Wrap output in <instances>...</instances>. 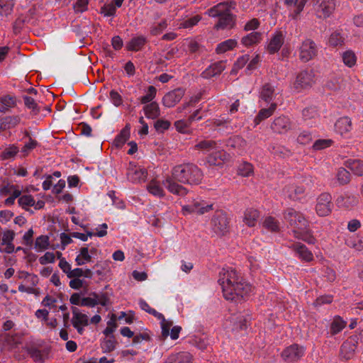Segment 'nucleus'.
Listing matches in <instances>:
<instances>
[{
    "instance_id": "nucleus-57",
    "label": "nucleus",
    "mask_w": 363,
    "mask_h": 363,
    "mask_svg": "<svg viewBox=\"0 0 363 363\" xmlns=\"http://www.w3.org/2000/svg\"><path fill=\"white\" fill-rule=\"evenodd\" d=\"M272 114L270 113L269 110L268 108H262L258 114L255 118L254 122L255 125H258L261 121L263 120L268 118L270 117Z\"/></svg>"
},
{
    "instance_id": "nucleus-26",
    "label": "nucleus",
    "mask_w": 363,
    "mask_h": 363,
    "mask_svg": "<svg viewBox=\"0 0 363 363\" xmlns=\"http://www.w3.org/2000/svg\"><path fill=\"white\" fill-rule=\"evenodd\" d=\"M347 167L355 175L363 176V161L361 160H349L347 161Z\"/></svg>"
},
{
    "instance_id": "nucleus-40",
    "label": "nucleus",
    "mask_w": 363,
    "mask_h": 363,
    "mask_svg": "<svg viewBox=\"0 0 363 363\" xmlns=\"http://www.w3.org/2000/svg\"><path fill=\"white\" fill-rule=\"evenodd\" d=\"M18 204L26 211H30L33 213V211H30L29 208H26L27 206H33L35 205V200L31 195H23L21 196L18 200Z\"/></svg>"
},
{
    "instance_id": "nucleus-29",
    "label": "nucleus",
    "mask_w": 363,
    "mask_h": 363,
    "mask_svg": "<svg viewBox=\"0 0 363 363\" xmlns=\"http://www.w3.org/2000/svg\"><path fill=\"white\" fill-rule=\"evenodd\" d=\"M233 22V16L230 13H223L219 18L215 28L224 29L227 26H230Z\"/></svg>"
},
{
    "instance_id": "nucleus-12",
    "label": "nucleus",
    "mask_w": 363,
    "mask_h": 363,
    "mask_svg": "<svg viewBox=\"0 0 363 363\" xmlns=\"http://www.w3.org/2000/svg\"><path fill=\"white\" fill-rule=\"evenodd\" d=\"M290 119L284 116L276 118L271 124V128L273 132L279 134L286 133L291 129Z\"/></svg>"
},
{
    "instance_id": "nucleus-15",
    "label": "nucleus",
    "mask_w": 363,
    "mask_h": 363,
    "mask_svg": "<svg viewBox=\"0 0 363 363\" xmlns=\"http://www.w3.org/2000/svg\"><path fill=\"white\" fill-rule=\"evenodd\" d=\"M213 209V204L201 206V204L199 202H195L193 204L186 205L182 207L184 214L186 213H197L201 215Z\"/></svg>"
},
{
    "instance_id": "nucleus-45",
    "label": "nucleus",
    "mask_w": 363,
    "mask_h": 363,
    "mask_svg": "<svg viewBox=\"0 0 363 363\" xmlns=\"http://www.w3.org/2000/svg\"><path fill=\"white\" fill-rule=\"evenodd\" d=\"M337 179L340 184H347L350 181V173L346 169L341 167L338 169Z\"/></svg>"
},
{
    "instance_id": "nucleus-54",
    "label": "nucleus",
    "mask_w": 363,
    "mask_h": 363,
    "mask_svg": "<svg viewBox=\"0 0 363 363\" xmlns=\"http://www.w3.org/2000/svg\"><path fill=\"white\" fill-rule=\"evenodd\" d=\"M27 21V17H23L22 16H19L13 24V33L16 35L18 34L21 31L25 23Z\"/></svg>"
},
{
    "instance_id": "nucleus-7",
    "label": "nucleus",
    "mask_w": 363,
    "mask_h": 363,
    "mask_svg": "<svg viewBox=\"0 0 363 363\" xmlns=\"http://www.w3.org/2000/svg\"><path fill=\"white\" fill-rule=\"evenodd\" d=\"M318 55L316 44L311 39H306L303 41L300 47L299 58L301 61L306 62L314 58Z\"/></svg>"
},
{
    "instance_id": "nucleus-55",
    "label": "nucleus",
    "mask_w": 363,
    "mask_h": 363,
    "mask_svg": "<svg viewBox=\"0 0 363 363\" xmlns=\"http://www.w3.org/2000/svg\"><path fill=\"white\" fill-rule=\"evenodd\" d=\"M170 125L171 123L169 121L159 119L155 123L154 127L157 132L162 133L163 131L169 129Z\"/></svg>"
},
{
    "instance_id": "nucleus-22",
    "label": "nucleus",
    "mask_w": 363,
    "mask_h": 363,
    "mask_svg": "<svg viewBox=\"0 0 363 363\" xmlns=\"http://www.w3.org/2000/svg\"><path fill=\"white\" fill-rule=\"evenodd\" d=\"M170 363H191L192 356L188 352L172 354L168 357Z\"/></svg>"
},
{
    "instance_id": "nucleus-6",
    "label": "nucleus",
    "mask_w": 363,
    "mask_h": 363,
    "mask_svg": "<svg viewBox=\"0 0 363 363\" xmlns=\"http://www.w3.org/2000/svg\"><path fill=\"white\" fill-rule=\"evenodd\" d=\"M333 208L332 203V196L328 193L321 194L317 199L315 211L320 216H327L331 212Z\"/></svg>"
},
{
    "instance_id": "nucleus-34",
    "label": "nucleus",
    "mask_w": 363,
    "mask_h": 363,
    "mask_svg": "<svg viewBox=\"0 0 363 363\" xmlns=\"http://www.w3.org/2000/svg\"><path fill=\"white\" fill-rule=\"evenodd\" d=\"M25 106L31 109L33 115H38L40 112L41 107L37 104L36 99L31 96H23Z\"/></svg>"
},
{
    "instance_id": "nucleus-16",
    "label": "nucleus",
    "mask_w": 363,
    "mask_h": 363,
    "mask_svg": "<svg viewBox=\"0 0 363 363\" xmlns=\"http://www.w3.org/2000/svg\"><path fill=\"white\" fill-rule=\"evenodd\" d=\"M284 38L281 32H277L272 38L269 43L267 45V50L269 54H274L277 52L282 45L284 44Z\"/></svg>"
},
{
    "instance_id": "nucleus-10",
    "label": "nucleus",
    "mask_w": 363,
    "mask_h": 363,
    "mask_svg": "<svg viewBox=\"0 0 363 363\" xmlns=\"http://www.w3.org/2000/svg\"><path fill=\"white\" fill-rule=\"evenodd\" d=\"M313 83V74L311 71L303 70L296 77L294 83V88L296 89H303L312 86Z\"/></svg>"
},
{
    "instance_id": "nucleus-25",
    "label": "nucleus",
    "mask_w": 363,
    "mask_h": 363,
    "mask_svg": "<svg viewBox=\"0 0 363 363\" xmlns=\"http://www.w3.org/2000/svg\"><path fill=\"white\" fill-rule=\"evenodd\" d=\"M262 39V33L260 32H252L244 36L241 39V43L246 47L251 46L258 43Z\"/></svg>"
},
{
    "instance_id": "nucleus-64",
    "label": "nucleus",
    "mask_w": 363,
    "mask_h": 363,
    "mask_svg": "<svg viewBox=\"0 0 363 363\" xmlns=\"http://www.w3.org/2000/svg\"><path fill=\"white\" fill-rule=\"evenodd\" d=\"M1 101L3 104L9 109L11 107L16 106V100L15 96L6 95L1 98Z\"/></svg>"
},
{
    "instance_id": "nucleus-49",
    "label": "nucleus",
    "mask_w": 363,
    "mask_h": 363,
    "mask_svg": "<svg viewBox=\"0 0 363 363\" xmlns=\"http://www.w3.org/2000/svg\"><path fill=\"white\" fill-rule=\"evenodd\" d=\"M26 137L29 138V142L26 143L24 146L22 147V152L24 153V155H28L30 151L35 148L38 145V143L35 140L31 138L30 136V134L28 132H26L25 133Z\"/></svg>"
},
{
    "instance_id": "nucleus-31",
    "label": "nucleus",
    "mask_w": 363,
    "mask_h": 363,
    "mask_svg": "<svg viewBox=\"0 0 363 363\" xmlns=\"http://www.w3.org/2000/svg\"><path fill=\"white\" fill-rule=\"evenodd\" d=\"M72 236L74 238L79 239L82 241H86L88 239V237H92V236H98V237H104L107 235L106 230H99L96 233H93L91 231H86V234L78 233V232H74L71 233Z\"/></svg>"
},
{
    "instance_id": "nucleus-58",
    "label": "nucleus",
    "mask_w": 363,
    "mask_h": 363,
    "mask_svg": "<svg viewBox=\"0 0 363 363\" xmlns=\"http://www.w3.org/2000/svg\"><path fill=\"white\" fill-rule=\"evenodd\" d=\"M88 0H77L73 5V9L76 13H82L88 9Z\"/></svg>"
},
{
    "instance_id": "nucleus-36",
    "label": "nucleus",
    "mask_w": 363,
    "mask_h": 363,
    "mask_svg": "<svg viewBox=\"0 0 363 363\" xmlns=\"http://www.w3.org/2000/svg\"><path fill=\"white\" fill-rule=\"evenodd\" d=\"M274 92V87L269 83L265 84L260 92V97L266 102H270Z\"/></svg>"
},
{
    "instance_id": "nucleus-28",
    "label": "nucleus",
    "mask_w": 363,
    "mask_h": 363,
    "mask_svg": "<svg viewBox=\"0 0 363 363\" xmlns=\"http://www.w3.org/2000/svg\"><path fill=\"white\" fill-rule=\"evenodd\" d=\"M346 321L343 320L342 318L337 315L334 318L333 322L330 324V332L332 335H335L340 333L346 326Z\"/></svg>"
},
{
    "instance_id": "nucleus-60",
    "label": "nucleus",
    "mask_w": 363,
    "mask_h": 363,
    "mask_svg": "<svg viewBox=\"0 0 363 363\" xmlns=\"http://www.w3.org/2000/svg\"><path fill=\"white\" fill-rule=\"evenodd\" d=\"M333 300V296H330V295L320 296L315 299V301L313 303V305L315 307H318L323 304L330 303H332Z\"/></svg>"
},
{
    "instance_id": "nucleus-50",
    "label": "nucleus",
    "mask_w": 363,
    "mask_h": 363,
    "mask_svg": "<svg viewBox=\"0 0 363 363\" xmlns=\"http://www.w3.org/2000/svg\"><path fill=\"white\" fill-rule=\"evenodd\" d=\"M49 237L48 235H40L38 237L35 242V246L40 250H45L49 247Z\"/></svg>"
},
{
    "instance_id": "nucleus-8",
    "label": "nucleus",
    "mask_w": 363,
    "mask_h": 363,
    "mask_svg": "<svg viewBox=\"0 0 363 363\" xmlns=\"http://www.w3.org/2000/svg\"><path fill=\"white\" fill-rule=\"evenodd\" d=\"M211 223L213 231L218 235H223L228 230V218L223 212L216 213L212 218Z\"/></svg>"
},
{
    "instance_id": "nucleus-3",
    "label": "nucleus",
    "mask_w": 363,
    "mask_h": 363,
    "mask_svg": "<svg viewBox=\"0 0 363 363\" xmlns=\"http://www.w3.org/2000/svg\"><path fill=\"white\" fill-rule=\"evenodd\" d=\"M284 220L289 224L293 230H306L308 222L303 215L292 208H286L283 213Z\"/></svg>"
},
{
    "instance_id": "nucleus-44",
    "label": "nucleus",
    "mask_w": 363,
    "mask_h": 363,
    "mask_svg": "<svg viewBox=\"0 0 363 363\" xmlns=\"http://www.w3.org/2000/svg\"><path fill=\"white\" fill-rule=\"evenodd\" d=\"M263 225L265 228L272 232H278L279 230V222L272 216L265 218Z\"/></svg>"
},
{
    "instance_id": "nucleus-23",
    "label": "nucleus",
    "mask_w": 363,
    "mask_h": 363,
    "mask_svg": "<svg viewBox=\"0 0 363 363\" xmlns=\"http://www.w3.org/2000/svg\"><path fill=\"white\" fill-rule=\"evenodd\" d=\"M145 115L147 118L156 119L160 116V110L158 104L156 101H152L143 108Z\"/></svg>"
},
{
    "instance_id": "nucleus-27",
    "label": "nucleus",
    "mask_w": 363,
    "mask_h": 363,
    "mask_svg": "<svg viewBox=\"0 0 363 363\" xmlns=\"http://www.w3.org/2000/svg\"><path fill=\"white\" fill-rule=\"evenodd\" d=\"M259 216V213L255 209H247L245 212L244 222L249 227H253L255 225L257 218Z\"/></svg>"
},
{
    "instance_id": "nucleus-37",
    "label": "nucleus",
    "mask_w": 363,
    "mask_h": 363,
    "mask_svg": "<svg viewBox=\"0 0 363 363\" xmlns=\"http://www.w3.org/2000/svg\"><path fill=\"white\" fill-rule=\"evenodd\" d=\"M28 353L33 359L35 362H39L43 363L45 359V352H42L36 347H30L28 349Z\"/></svg>"
},
{
    "instance_id": "nucleus-56",
    "label": "nucleus",
    "mask_w": 363,
    "mask_h": 363,
    "mask_svg": "<svg viewBox=\"0 0 363 363\" xmlns=\"http://www.w3.org/2000/svg\"><path fill=\"white\" fill-rule=\"evenodd\" d=\"M311 140H312V135L309 131H306V130L301 132L297 138V142L301 145H307Z\"/></svg>"
},
{
    "instance_id": "nucleus-4",
    "label": "nucleus",
    "mask_w": 363,
    "mask_h": 363,
    "mask_svg": "<svg viewBox=\"0 0 363 363\" xmlns=\"http://www.w3.org/2000/svg\"><path fill=\"white\" fill-rule=\"evenodd\" d=\"M313 9L318 18H326L329 17L335 9L334 0H313Z\"/></svg>"
},
{
    "instance_id": "nucleus-41",
    "label": "nucleus",
    "mask_w": 363,
    "mask_h": 363,
    "mask_svg": "<svg viewBox=\"0 0 363 363\" xmlns=\"http://www.w3.org/2000/svg\"><path fill=\"white\" fill-rule=\"evenodd\" d=\"M18 152V147L15 145H11L9 147H6L1 153V158L3 160H9L13 158Z\"/></svg>"
},
{
    "instance_id": "nucleus-14",
    "label": "nucleus",
    "mask_w": 363,
    "mask_h": 363,
    "mask_svg": "<svg viewBox=\"0 0 363 363\" xmlns=\"http://www.w3.org/2000/svg\"><path fill=\"white\" fill-rule=\"evenodd\" d=\"M224 63V61H219L211 65L201 73V77L206 79H210L220 74L225 69Z\"/></svg>"
},
{
    "instance_id": "nucleus-30",
    "label": "nucleus",
    "mask_w": 363,
    "mask_h": 363,
    "mask_svg": "<svg viewBox=\"0 0 363 363\" xmlns=\"http://www.w3.org/2000/svg\"><path fill=\"white\" fill-rule=\"evenodd\" d=\"M237 44V40L235 39L226 40L217 45L216 52L217 54L224 53L228 50H233L235 47H236Z\"/></svg>"
},
{
    "instance_id": "nucleus-51",
    "label": "nucleus",
    "mask_w": 363,
    "mask_h": 363,
    "mask_svg": "<svg viewBox=\"0 0 363 363\" xmlns=\"http://www.w3.org/2000/svg\"><path fill=\"white\" fill-rule=\"evenodd\" d=\"M116 13V9L113 3L104 4L103 6H101L100 10V13L103 14L104 16H114Z\"/></svg>"
},
{
    "instance_id": "nucleus-19",
    "label": "nucleus",
    "mask_w": 363,
    "mask_h": 363,
    "mask_svg": "<svg viewBox=\"0 0 363 363\" xmlns=\"http://www.w3.org/2000/svg\"><path fill=\"white\" fill-rule=\"evenodd\" d=\"M147 42V38L143 35L133 37L126 43V49L128 51H139L144 47Z\"/></svg>"
},
{
    "instance_id": "nucleus-11",
    "label": "nucleus",
    "mask_w": 363,
    "mask_h": 363,
    "mask_svg": "<svg viewBox=\"0 0 363 363\" xmlns=\"http://www.w3.org/2000/svg\"><path fill=\"white\" fill-rule=\"evenodd\" d=\"M184 95V89L177 88L167 93L162 99V104L166 107H173L177 104Z\"/></svg>"
},
{
    "instance_id": "nucleus-61",
    "label": "nucleus",
    "mask_w": 363,
    "mask_h": 363,
    "mask_svg": "<svg viewBox=\"0 0 363 363\" xmlns=\"http://www.w3.org/2000/svg\"><path fill=\"white\" fill-rule=\"evenodd\" d=\"M243 140L241 137L238 135H235L233 137H230L226 141V145L228 147H230L233 148H235L238 146L241 145Z\"/></svg>"
},
{
    "instance_id": "nucleus-62",
    "label": "nucleus",
    "mask_w": 363,
    "mask_h": 363,
    "mask_svg": "<svg viewBox=\"0 0 363 363\" xmlns=\"http://www.w3.org/2000/svg\"><path fill=\"white\" fill-rule=\"evenodd\" d=\"M343 39L339 33H333L331 34L329 38V43L333 47H336L339 45H342Z\"/></svg>"
},
{
    "instance_id": "nucleus-52",
    "label": "nucleus",
    "mask_w": 363,
    "mask_h": 363,
    "mask_svg": "<svg viewBox=\"0 0 363 363\" xmlns=\"http://www.w3.org/2000/svg\"><path fill=\"white\" fill-rule=\"evenodd\" d=\"M238 172L242 177H249L252 172V165L250 163L244 162L239 166Z\"/></svg>"
},
{
    "instance_id": "nucleus-20",
    "label": "nucleus",
    "mask_w": 363,
    "mask_h": 363,
    "mask_svg": "<svg viewBox=\"0 0 363 363\" xmlns=\"http://www.w3.org/2000/svg\"><path fill=\"white\" fill-rule=\"evenodd\" d=\"M335 128L341 135L348 133L352 130V120L347 116L341 117L336 121Z\"/></svg>"
},
{
    "instance_id": "nucleus-53",
    "label": "nucleus",
    "mask_w": 363,
    "mask_h": 363,
    "mask_svg": "<svg viewBox=\"0 0 363 363\" xmlns=\"http://www.w3.org/2000/svg\"><path fill=\"white\" fill-rule=\"evenodd\" d=\"M306 2H307V0H295L296 9L294 10V13L291 14V18L293 19H294V20L298 19V16L300 15L301 12L303 11Z\"/></svg>"
},
{
    "instance_id": "nucleus-33",
    "label": "nucleus",
    "mask_w": 363,
    "mask_h": 363,
    "mask_svg": "<svg viewBox=\"0 0 363 363\" xmlns=\"http://www.w3.org/2000/svg\"><path fill=\"white\" fill-rule=\"evenodd\" d=\"M294 236L301 239L308 244H313L315 242V238L309 233L308 228L306 230H293Z\"/></svg>"
},
{
    "instance_id": "nucleus-35",
    "label": "nucleus",
    "mask_w": 363,
    "mask_h": 363,
    "mask_svg": "<svg viewBox=\"0 0 363 363\" xmlns=\"http://www.w3.org/2000/svg\"><path fill=\"white\" fill-rule=\"evenodd\" d=\"M342 57L344 64L348 67H352L357 62V56L351 50L344 52Z\"/></svg>"
},
{
    "instance_id": "nucleus-9",
    "label": "nucleus",
    "mask_w": 363,
    "mask_h": 363,
    "mask_svg": "<svg viewBox=\"0 0 363 363\" xmlns=\"http://www.w3.org/2000/svg\"><path fill=\"white\" fill-rule=\"evenodd\" d=\"M303 353L304 350L303 347L294 344L283 350L281 357L285 362H292L299 359L303 355Z\"/></svg>"
},
{
    "instance_id": "nucleus-1",
    "label": "nucleus",
    "mask_w": 363,
    "mask_h": 363,
    "mask_svg": "<svg viewBox=\"0 0 363 363\" xmlns=\"http://www.w3.org/2000/svg\"><path fill=\"white\" fill-rule=\"evenodd\" d=\"M203 178V173L196 164L184 163L172 169V176L167 177L163 184L171 193L182 196L187 194L188 190L178 182L191 186L199 185L201 184Z\"/></svg>"
},
{
    "instance_id": "nucleus-2",
    "label": "nucleus",
    "mask_w": 363,
    "mask_h": 363,
    "mask_svg": "<svg viewBox=\"0 0 363 363\" xmlns=\"http://www.w3.org/2000/svg\"><path fill=\"white\" fill-rule=\"evenodd\" d=\"M218 283L222 286L223 296L227 300L237 301L240 298L247 296L252 291V286L242 281L235 269L226 271L223 277L220 274Z\"/></svg>"
},
{
    "instance_id": "nucleus-43",
    "label": "nucleus",
    "mask_w": 363,
    "mask_h": 363,
    "mask_svg": "<svg viewBox=\"0 0 363 363\" xmlns=\"http://www.w3.org/2000/svg\"><path fill=\"white\" fill-rule=\"evenodd\" d=\"M148 191L153 194L154 196H157L159 197H163L164 196V190L162 188L157 184V182L155 181H151L150 184L147 185Z\"/></svg>"
},
{
    "instance_id": "nucleus-32",
    "label": "nucleus",
    "mask_w": 363,
    "mask_h": 363,
    "mask_svg": "<svg viewBox=\"0 0 363 363\" xmlns=\"http://www.w3.org/2000/svg\"><path fill=\"white\" fill-rule=\"evenodd\" d=\"M104 341L101 343V348L104 352H111L116 349L118 342L116 340L114 335L106 336Z\"/></svg>"
},
{
    "instance_id": "nucleus-59",
    "label": "nucleus",
    "mask_w": 363,
    "mask_h": 363,
    "mask_svg": "<svg viewBox=\"0 0 363 363\" xmlns=\"http://www.w3.org/2000/svg\"><path fill=\"white\" fill-rule=\"evenodd\" d=\"M167 26V22L166 19H163L160 23L157 25L152 26L150 30V33L153 35H157L160 34L163 30H164Z\"/></svg>"
},
{
    "instance_id": "nucleus-63",
    "label": "nucleus",
    "mask_w": 363,
    "mask_h": 363,
    "mask_svg": "<svg viewBox=\"0 0 363 363\" xmlns=\"http://www.w3.org/2000/svg\"><path fill=\"white\" fill-rule=\"evenodd\" d=\"M55 260V255L53 252H47L43 256L39 258V262L42 265L47 263H53Z\"/></svg>"
},
{
    "instance_id": "nucleus-42",
    "label": "nucleus",
    "mask_w": 363,
    "mask_h": 363,
    "mask_svg": "<svg viewBox=\"0 0 363 363\" xmlns=\"http://www.w3.org/2000/svg\"><path fill=\"white\" fill-rule=\"evenodd\" d=\"M13 6V0H0L1 15H9L12 11Z\"/></svg>"
},
{
    "instance_id": "nucleus-39",
    "label": "nucleus",
    "mask_w": 363,
    "mask_h": 363,
    "mask_svg": "<svg viewBox=\"0 0 363 363\" xmlns=\"http://www.w3.org/2000/svg\"><path fill=\"white\" fill-rule=\"evenodd\" d=\"M90 296L92 297H84L82 298L81 306L93 308L98 305L99 294L91 292Z\"/></svg>"
},
{
    "instance_id": "nucleus-13",
    "label": "nucleus",
    "mask_w": 363,
    "mask_h": 363,
    "mask_svg": "<svg viewBox=\"0 0 363 363\" xmlns=\"http://www.w3.org/2000/svg\"><path fill=\"white\" fill-rule=\"evenodd\" d=\"M147 172L145 169L137 168L135 166L129 167L126 173L127 179L133 183L144 182Z\"/></svg>"
},
{
    "instance_id": "nucleus-48",
    "label": "nucleus",
    "mask_w": 363,
    "mask_h": 363,
    "mask_svg": "<svg viewBox=\"0 0 363 363\" xmlns=\"http://www.w3.org/2000/svg\"><path fill=\"white\" fill-rule=\"evenodd\" d=\"M156 94L157 89L154 86H149L147 94L141 97L140 102L143 104L147 105V104L151 102L155 98Z\"/></svg>"
},
{
    "instance_id": "nucleus-21",
    "label": "nucleus",
    "mask_w": 363,
    "mask_h": 363,
    "mask_svg": "<svg viewBox=\"0 0 363 363\" xmlns=\"http://www.w3.org/2000/svg\"><path fill=\"white\" fill-rule=\"evenodd\" d=\"M130 129V124H126V125L121 130L120 133L115 138L113 143L116 148H121L129 139Z\"/></svg>"
},
{
    "instance_id": "nucleus-18",
    "label": "nucleus",
    "mask_w": 363,
    "mask_h": 363,
    "mask_svg": "<svg viewBox=\"0 0 363 363\" xmlns=\"http://www.w3.org/2000/svg\"><path fill=\"white\" fill-rule=\"evenodd\" d=\"M291 247L302 260L311 262L313 259V254L303 244L297 242L294 244Z\"/></svg>"
},
{
    "instance_id": "nucleus-46",
    "label": "nucleus",
    "mask_w": 363,
    "mask_h": 363,
    "mask_svg": "<svg viewBox=\"0 0 363 363\" xmlns=\"http://www.w3.org/2000/svg\"><path fill=\"white\" fill-rule=\"evenodd\" d=\"M216 147V142L214 140H201L195 145V148L208 152Z\"/></svg>"
},
{
    "instance_id": "nucleus-47",
    "label": "nucleus",
    "mask_w": 363,
    "mask_h": 363,
    "mask_svg": "<svg viewBox=\"0 0 363 363\" xmlns=\"http://www.w3.org/2000/svg\"><path fill=\"white\" fill-rule=\"evenodd\" d=\"M333 143V140L331 139H318L314 142L313 149L315 150H321L330 147Z\"/></svg>"
},
{
    "instance_id": "nucleus-38",
    "label": "nucleus",
    "mask_w": 363,
    "mask_h": 363,
    "mask_svg": "<svg viewBox=\"0 0 363 363\" xmlns=\"http://www.w3.org/2000/svg\"><path fill=\"white\" fill-rule=\"evenodd\" d=\"M225 157V152H216L208 157V162L211 165L219 166L221 164L222 161L224 160Z\"/></svg>"
},
{
    "instance_id": "nucleus-5",
    "label": "nucleus",
    "mask_w": 363,
    "mask_h": 363,
    "mask_svg": "<svg viewBox=\"0 0 363 363\" xmlns=\"http://www.w3.org/2000/svg\"><path fill=\"white\" fill-rule=\"evenodd\" d=\"M359 341V336L354 335L343 342L340 347L339 356L345 360L351 359L355 354Z\"/></svg>"
},
{
    "instance_id": "nucleus-24",
    "label": "nucleus",
    "mask_w": 363,
    "mask_h": 363,
    "mask_svg": "<svg viewBox=\"0 0 363 363\" xmlns=\"http://www.w3.org/2000/svg\"><path fill=\"white\" fill-rule=\"evenodd\" d=\"M20 122L18 116H6L0 118V132L16 126Z\"/></svg>"
},
{
    "instance_id": "nucleus-17",
    "label": "nucleus",
    "mask_w": 363,
    "mask_h": 363,
    "mask_svg": "<svg viewBox=\"0 0 363 363\" xmlns=\"http://www.w3.org/2000/svg\"><path fill=\"white\" fill-rule=\"evenodd\" d=\"M336 202L340 207L351 208L357 205L359 199L357 196L345 194L338 196Z\"/></svg>"
}]
</instances>
